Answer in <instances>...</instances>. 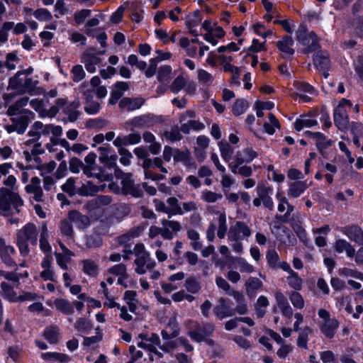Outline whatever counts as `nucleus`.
I'll return each mask as SVG.
<instances>
[{
	"instance_id": "obj_1",
	"label": "nucleus",
	"mask_w": 363,
	"mask_h": 363,
	"mask_svg": "<svg viewBox=\"0 0 363 363\" xmlns=\"http://www.w3.org/2000/svg\"><path fill=\"white\" fill-rule=\"evenodd\" d=\"M123 257L124 259H129L130 255L134 254L135 259V272L140 275L145 274L147 270L154 269L156 267V262L151 258L150 253L146 249L143 243H138L135 245L133 250L130 249H124L123 250Z\"/></svg>"
},
{
	"instance_id": "obj_47",
	"label": "nucleus",
	"mask_w": 363,
	"mask_h": 363,
	"mask_svg": "<svg viewBox=\"0 0 363 363\" xmlns=\"http://www.w3.org/2000/svg\"><path fill=\"white\" fill-rule=\"evenodd\" d=\"M169 206V218L176 215H183L184 211H182V207L179 205L177 198L169 197L167 200Z\"/></svg>"
},
{
	"instance_id": "obj_17",
	"label": "nucleus",
	"mask_w": 363,
	"mask_h": 363,
	"mask_svg": "<svg viewBox=\"0 0 363 363\" xmlns=\"http://www.w3.org/2000/svg\"><path fill=\"white\" fill-rule=\"evenodd\" d=\"M104 186H97L94 185L92 182L87 181L86 182H82L81 181V184L79 186V189L76 192V195L80 196H91L97 194L99 191H104Z\"/></svg>"
},
{
	"instance_id": "obj_62",
	"label": "nucleus",
	"mask_w": 363,
	"mask_h": 363,
	"mask_svg": "<svg viewBox=\"0 0 363 363\" xmlns=\"http://www.w3.org/2000/svg\"><path fill=\"white\" fill-rule=\"evenodd\" d=\"M289 299L294 308L302 309L305 306V301L303 296L296 291L289 293Z\"/></svg>"
},
{
	"instance_id": "obj_39",
	"label": "nucleus",
	"mask_w": 363,
	"mask_h": 363,
	"mask_svg": "<svg viewBox=\"0 0 363 363\" xmlns=\"http://www.w3.org/2000/svg\"><path fill=\"white\" fill-rule=\"evenodd\" d=\"M262 286V281L257 277H250L245 283L247 294L251 297L255 296Z\"/></svg>"
},
{
	"instance_id": "obj_10",
	"label": "nucleus",
	"mask_w": 363,
	"mask_h": 363,
	"mask_svg": "<svg viewBox=\"0 0 363 363\" xmlns=\"http://www.w3.org/2000/svg\"><path fill=\"white\" fill-rule=\"evenodd\" d=\"M319 318L322 320L320 330L321 333L329 339L333 338L339 327L340 323L335 318H330L329 311L325 309L320 308L318 311Z\"/></svg>"
},
{
	"instance_id": "obj_25",
	"label": "nucleus",
	"mask_w": 363,
	"mask_h": 363,
	"mask_svg": "<svg viewBox=\"0 0 363 363\" xmlns=\"http://www.w3.org/2000/svg\"><path fill=\"white\" fill-rule=\"evenodd\" d=\"M50 124L44 125L40 121H36L32 126V130L28 132V135L38 142L40 135H50Z\"/></svg>"
},
{
	"instance_id": "obj_11",
	"label": "nucleus",
	"mask_w": 363,
	"mask_h": 363,
	"mask_svg": "<svg viewBox=\"0 0 363 363\" xmlns=\"http://www.w3.org/2000/svg\"><path fill=\"white\" fill-rule=\"evenodd\" d=\"M257 157V153L252 147H247L240 151L237 152L234 157L233 161L229 163L228 166L230 171L236 174L238 168L245 164L250 163Z\"/></svg>"
},
{
	"instance_id": "obj_35",
	"label": "nucleus",
	"mask_w": 363,
	"mask_h": 363,
	"mask_svg": "<svg viewBox=\"0 0 363 363\" xmlns=\"http://www.w3.org/2000/svg\"><path fill=\"white\" fill-rule=\"evenodd\" d=\"M54 306L55 308L65 315H72L74 313V308L72 303L65 298H57L54 300Z\"/></svg>"
},
{
	"instance_id": "obj_44",
	"label": "nucleus",
	"mask_w": 363,
	"mask_h": 363,
	"mask_svg": "<svg viewBox=\"0 0 363 363\" xmlns=\"http://www.w3.org/2000/svg\"><path fill=\"white\" fill-rule=\"evenodd\" d=\"M28 104V98L25 96L17 100L13 104L8 108V113L11 116H15L22 112L23 108Z\"/></svg>"
},
{
	"instance_id": "obj_36",
	"label": "nucleus",
	"mask_w": 363,
	"mask_h": 363,
	"mask_svg": "<svg viewBox=\"0 0 363 363\" xmlns=\"http://www.w3.org/2000/svg\"><path fill=\"white\" fill-rule=\"evenodd\" d=\"M330 59L328 56L323 55V54H316L313 58L314 65L317 69L323 72L324 77H328V74L326 71L330 67Z\"/></svg>"
},
{
	"instance_id": "obj_52",
	"label": "nucleus",
	"mask_w": 363,
	"mask_h": 363,
	"mask_svg": "<svg viewBox=\"0 0 363 363\" xmlns=\"http://www.w3.org/2000/svg\"><path fill=\"white\" fill-rule=\"evenodd\" d=\"M59 229L62 236L67 237V238H73V228L72 221L69 219H63L60 221L59 225Z\"/></svg>"
},
{
	"instance_id": "obj_34",
	"label": "nucleus",
	"mask_w": 363,
	"mask_h": 363,
	"mask_svg": "<svg viewBox=\"0 0 363 363\" xmlns=\"http://www.w3.org/2000/svg\"><path fill=\"white\" fill-rule=\"evenodd\" d=\"M201 13L199 11H195L193 13L189 14L186 20V25L188 27L190 33L194 36L198 35V32L196 28L199 25L201 21L200 17Z\"/></svg>"
},
{
	"instance_id": "obj_18",
	"label": "nucleus",
	"mask_w": 363,
	"mask_h": 363,
	"mask_svg": "<svg viewBox=\"0 0 363 363\" xmlns=\"http://www.w3.org/2000/svg\"><path fill=\"white\" fill-rule=\"evenodd\" d=\"M141 140L139 133H133L127 135H118L113 142L118 148H123V146L133 145L138 144Z\"/></svg>"
},
{
	"instance_id": "obj_37",
	"label": "nucleus",
	"mask_w": 363,
	"mask_h": 363,
	"mask_svg": "<svg viewBox=\"0 0 363 363\" xmlns=\"http://www.w3.org/2000/svg\"><path fill=\"white\" fill-rule=\"evenodd\" d=\"M83 272L89 277H95L99 274V267L95 261L92 259H84L82 261Z\"/></svg>"
},
{
	"instance_id": "obj_46",
	"label": "nucleus",
	"mask_w": 363,
	"mask_h": 363,
	"mask_svg": "<svg viewBox=\"0 0 363 363\" xmlns=\"http://www.w3.org/2000/svg\"><path fill=\"white\" fill-rule=\"evenodd\" d=\"M269 305L268 298L260 296L255 304V313L258 318H262L266 313V308Z\"/></svg>"
},
{
	"instance_id": "obj_23",
	"label": "nucleus",
	"mask_w": 363,
	"mask_h": 363,
	"mask_svg": "<svg viewBox=\"0 0 363 363\" xmlns=\"http://www.w3.org/2000/svg\"><path fill=\"white\" fill-rule=\"evenodd\" d=\"M68 218L74 223L79 229H85L90 225V219L87 216L82 215L77 211H70Z\"/></svg>"
},
{
	"instance_id": "obj_41",
	"label": "nucleus",
	"mask_w": 363,
	"mask_h": 363,
	"mask_svg": "<svg viewBox=\"0 0 363 363\" xmlns=\"http://www.w3.org/2000/svg\"><path fill=\"white\" fill-rule=\"evenodd\" d=\"M148 235L150 238H154L158 235H161L164 240L173 239L172 233L167 228H159L155 225H152L150 228Z\"/></svg>"
},
{
	"instance_id": "obj_61",
	"label": "nucleus",
	"mask_w": 363,
	"mask_h": 363,
	"mask_svg": "<svg viewBox=\"0 0 363 363\" xmlns=\"http://www.w3.org/2000/svg\"><path fill=\"white\" fill-rule=\"evenodd\" d=\"M108 273L118 277V278L122 276L123 277H129V274L127 272V267L123 263L117 264L110 267L108 269Z\"/></svg>"
},
{
	"instance_id": "obj_4",
	"label": "nucleus",
	"mask_w": 363,
	"mask_h": 363,
	"mask_svg": "<svg viewBox=\"0 0 363 363\" xmlns=\"http://www.w3.org/2000/svg\"><path fill=\"white\" fill-rule=\"evenodd\" d=\"M23 206V201L18 194L4 187L0 189V214L9 216L13 213V210L19 213V208Z\"/></svg>"
},
{
	"instance_id": "obj_42",
	"label": "nucleus",
	"mask_w": 363,
	"mask_h": 363,
	"mask_svg": "<svg viewBox=\"0 0 363 363\" xmlns=\"http://www.w3.org/2000/svg\"><path fill=\"white\" fill-rule=\"evenodd\" d=\"M79 106V100L75 99L65 108L64 113L69 116L70 121H74L78 118L79 112L77 111V108Z\"/></svg>"
},
{
	"instance_id": "obj_28",
	"label": "nucleus",
	"mask_w": 363,
	"mask_h": 363,
	"mask_svg": "<svg viewBox=\"0 0 363 363\" xmlns=\"http://www.w3.org/2000/svg\"><path fill=\"white\" fill-rule=\"evenodd\" d=\"M333 248L337 253L345 252L349 257H353L355 255V249L349 242L344 239L337 240L333 245Z\"/></svg>"
},
{
	"instance_id": "obj_43",
	"label": "nucleus",
	"mask_w": 363,
	"mask_h": 363,
	"mask_svg": "<svg viewBox=\"0 0 363 363\" xmlns=\"http://www.w3.org/2000/svg\"><path fill=\"white\" fill-rule=\"evenodd\" d=\"M141 229L138 227L131 228L128 233L121 235L118 238V242L120 245H127L133 238L140 235Z\"/></svg>"
},
{
	"instance_id": "obj_55",
	"label": "nucleus",
	"mask_w": 363,
	"mask_h": 363,
	"mask_svg": "<svg viewBox=\"0 0 363 363\" xmlns=\"http://www.w3.org/2000/svg\"><path fill=\"white\" fill-rule=\"evenodd\" d=\"M152 116L150 114L135 117L132 124L135 127H150L152 124Z\"/></svg>"
},
{
	"instance_id": "obj_45",
	"label": "nucleus",
	"mask_w": 363,
	"mask_h": 363,
	"mask_svg": "<svg viewBox=\"0 0 363 363\" xmlns=\"http://www.w3.org/2000/svg\"><path fill=\"white\" fill-rule=\"evenodd\" d=\"M28 125V119L22 116L13 119V123L11 128L13 131H16L18 134H23Z\"/></svg>"
},
{
	"instance_id": "obj_40",
	"label": "nucleus",
	"mask_w": 363,
	"mask_h": 363,
	"mask_svg": "<svg viewBox=\"0 0 363 363\" xmlns=\"http://www.w3.org/2000/svg\"><path fill=\"white\" fill-rule=\"evenodd\" d=\"M15 286H11L6 282H2L1 284V288L2 290L3 297L10 302H18V294L14 291L13 287Z\"/></svg>"
},
{
	"instance_id": "obj_50",
	"label": "nucleus",
	"mask_w": 363,
	"mask_h": 363,
	"mask_svg": "<svg viewBox=\"0 0 363 363\" xmlns=\"http://www.w3.org/2000/svg\"><path fill=\"white\" fill-rule=\"evenodd\" d=\"M248 108L249 103L246 99H238L233 104L232 111L235 116H238L243 114Z\"/></svg>"
},
{
	"instance_id": "obj_8",
	"label": "nucleus",
	"mask_w": 363,
	"mask_h": 363,
	"mask_svg": "<svg viewBox=\"0 0 363 363\" xmlns=\"http://www.w3.org/2000/svg\"><path fill=\"white\" fill-rule=\"evenodd\" d=\"M179 45L185 50L188 56L194 58L198 57L199 59H201L205 52L208 51L209 49L208 45L199 41L196 37L191 40L184 37L182 38L179 40Z\"/></svg>"
},
{
	"instance_id": "obj_19",
	"label": "nucleus",
	"mask_w": 363,
	"mask_h": 363,
	"mask_svg": "<svg viewBox=\"0 0 363 363\" xmlns=\"http://www.w3.org/2000/svg\"><path fill=\"white\" fill-rule=\"evenodd\" d=\"M16 255V250L12 246L5 245L2 239H0V256L2 261L9 267L16 266L13 261V257Z\"/></svg>"
},
{
	"instance_id": "obj_6",
	"label": "nucleus",
	"mask_w": 363,
	"mask_h": 363,
	"mask_svg": "<svg viewBox=\"0 0 363 363\" xmlns=\"http://www.w3.org/2000/svg\"><path fill=\"white\" fill-rule=\"evenodd\" d=\"M96 155L89 152L84 158L85 164L83 167V173L88 177H95L99 181H110L112 179L111 174L104 172L102 167H98L96 164Z\"/></svg>"
},
{
	"instance_id": "obj_32",
	"label": "nucleus",
	"mask_w": 363,
	"mask_h": 363,
	"mask_svg": "<svg viewBox=\"0 0 363 363\" xmlns=\"http://www.w3.org/2000/svg\"><path fill=\"white\" fill-rule=\"evenodd\" d=\"M214 313L220 319H223L233 315L232 308L227 304L226 300L220 298L219 304L213 309Z\"/></svg>"
},
{
	"instance_id": "obj_64",
	"label": "nucleus",
	"mask_w": 363,
	"mask_h": 363,
	"mask_svg": "<svg viewBox=\"0 0 363 363\" xmlns=\"http://www.w3.org/2000/svg\"><path fill=\"white\" fill-rule=\"evenodd\" d=\"M162 135L167 141L171 143L179 141L182 138L178 127H174L170 130L164 132Z\"/></svg>"
},
{
	"instance_id": "obj_51",
	"label": "nucleus",
	"mask_w": 363,
	"mask_h": 363,
	"mask_svg": "<svg viewBox=\"0 0 363 363\" xmlns=\"http://www.w3.org/2000/svg\"><path fill=\"white\" fill-rule=\"evenodd\" d=\"M48 230L46 225L42 227L40 238V247L42 251L45 253L50 252L51 251V246L48 242Z\"/></svg>"
},
{
	"instance_id": "obj_16",
	"label": "nucleus",
	"mask_w": 363,
	"mask_h": 363,
	"mask_svg": "<svg viewBox=\"0 0 363 363\" xmlns=\"http://www.w3.org/2000/svg\"><path fill=\"white\" fill-rule=\"evenodd\" d=\"M33 68L18 71L13 77H11L9 82L8 88L23 94V79L25 74H31Z\"/></svg>"
},
{
	"instance_id": "obj_13",
	"label": "nucleus",
	"mask_w": 363,
	"mask_h": 363,
	"mask_svg": "<svg viewBox=\"0 0 363 363\" xmlns=\"http://www.w3.org/2000/svg\"><path fill=\"white\" fill-rule=\"evenodd\" d=\"M122 187L120 188L116 184L111 183L108 189L116 194L122 192L124 194H130L134 197H140L143 195V190L140 185H135L128 177L121 181Z\"/></svg>"
},
{
	"instance_id": "obj_9",
	"label": "nucleus",
	"mask_w": 363,
	"mask_h": 363,
	"mask_svg": "<svg viewBox=\"0 0 363 363\" xmlns=\"http://www.w3.org/2000/svg\"><path fill=\"white\" fill-rule=\"evenodd\" d=\"M350 100L342 99L334 111V123L335 126L341 131H346L349 128V117L346 107H351Z\"/></svg>"
},
{
	"instance_id": "obj_60",
	"label": "nucleus",
	"mask_w": 363,
	"mask_h": 363,
	"mask_svg": "<svg viewBox=\"0 0 363 363\" xmlns=\"http://www.w3.org/2000/svg\"><path fill=\"white\" fill-rule=\"evenodd\" d=\"M218 146L222 158L225 162H228L232 157L233 152V148L228 143L223 141L218 143Z\"/></svg>"
},
{
	"instance_id": "obj_53",
	"label": "nucleus",
	"mask_w": 363,
	"mask_h": 363,
	"mask_svg": "<svg viewBox=\"0 0 363 363\" xmlns=\"http://www.w3.org/2000/svg\"><path fill=\"white\" fill-rule=\"evenodd\" d=\"M184 287L191 294H196L201 289L200 281L193 277H190L185 280Z\"/></svg>"
},
{
	"instance_id": "obj_20",
	"label": "nucleus",
	"mask_w": 363,
	"mask_h": 363,
	"mask_svg": "<svg viewBox=\"0 0 363 363\" xmlns=\"http://www.w3.org/2000/svg\"><path fill=\"white\" fill-rule=\"evenodd\" d=\"M101 59L95 54L86 52L82 57V62L84 65L88 72L94 73L100 65Z\"/></svg>"
},
{
	"instance_id": "obj_3",
	"label": "nucleus",
	"mask_w": 363,
	"mask_h": 363,
	"mask_svg": "<svg viewBox=\"0 0 363 363\" xmlns=\"http://www.w3.org/2000/svg\"><path fill=\"white\" fill-rule=\"evenodd\" d=\"M16 235L17 246L20 253L26 257L30 252L28 245H37L38 232L36 226L33 223H28L17 232Z\"/></svg>"
},
{
	"instance_id": "obj_26",
	"label": "nucleus",
	"mask_w": 363,
	"mask_h": 363,
	"mask_svg": "<svg viewBox=\"0 0 363 363\" xmlns=\"http://www.w3.org/2000/svg\"><path fill=\"white\" fill-rule=\"evenodd\" d=\"M145 103V99L138 98H123L119 101V107L121 109H126L128 111H135L139 109Z\"/></svg>"
},
{
	"instance_id": "obj_59",
	"label": "nucleus",
	"mask_w": 363,
	"mask_h": 363,
	"mask_svg": "<svg viewBox=\"0 0 363 363\" xmlns=\"http://www.w3.org/2000/svg\"><path fill=\"white\" fill-rule=\"evenodd\" d=\"M252 30L256 35L263 38H267L273 34V30L272 29H267L265 26L260 22L253 24Z\"/></svg>"
},
{
	"instance_id": "obj_54",
	"label": "nucleus",
	"mask_w": 363,
	"mask_h": 363,
	"mask_svg": "<svg viewBox=\"0 0 363 363\" xmlns=\"http://www.w3.org/2000/svg\"><path fill=\"white\" fill-rule=\"evenodd\" d=\"M161 224L163 228H167L172 233L173 238L182 230V225L177 220L162 219Z\"/></svg>"
},
{
	"instance_id": "obj_31",
	"label": "nucleus",
	"mask_w": 363,
	"mask_h": 363,
	"mask_svg": "<svg viewBox=\"0 0 363 363\" xmlns=\"http://www.w3.org/2000/svg\"><path fill=\"white\" fill-rule=\"evenodd\" d=\"M45 339L50 344H56L60 338V328L55 325L46 327L43 332Z\"/></svg>"
},
{
	"instance_id": "obj_12",
	"label": "nucleus",
	"mask_w": 363,
	"mask_h": 363,
	"mask_svg": "<svg viewBox=\"0 0 363 363\" xmlns=\"http://www.w3.org/2000/svg\"><path fill=\"white\" fill-rule=\"evenodd\" d=\"M257 197L253 199V205L259 207L262 203L264 206L272 211L274 208V202L270 196L272 189L263 183H259L256 187Z\"/></svg>"
},
{
	"instance_id": "obj_58",
	"label": "nucleus",
	"mask_w": 363,
	"mask_h": 363,
	"mask_svg": "<svg viewBox=\"0 0 363 363\" xmlns=\"http://www.w3.org/2000/svg\"><path fill=\"white\" fill-rule=\"evenodd\" d=\"M172 67L169 65L161 66L157 73V79L159 82H168L171 78Z\"/></svg>"
},
{
	"instance_id": "obj_22",
	"label": "nucleus",
	"mask_w": 363,
	"mask_h": 363,
	"mask_svg": "<svg viewBox=\"0 0 363 363\" xmlns=\"http://www.w3.org/2000/svg\"><path fill=\"white\" fill-rule=\"evenodd\" d=\"M342 233L345 235L350 240L363 245V231L358 225H351L345 227Z\"/></svg>"
},
{
	"instance_id": "obj_29",
	"label": "nucleus",
	"mask_w": 363,
	"mask_h": 363,
	"mask_svg": "<svg viewBox=\"0 0 363 363\" xmlns=\"http://www.w3.org/2000/svg\"><path fill=\"white\" fill-rule=\"evenodd\" d=\"M308 185L306 182L296 181L289 185L287 194L292 198H298L307 189Z\"/></svg>"
},
{
	"instance_id": "obj_49",
	"label": "nucleus",
	"mask_w": 363,
	"mask_h": 363,
	"mask_svg": "<svg viewBox=\"0 0 363 363\" xmlns=\"http://www.w3.org/2000/svg\"><path fill=\"white\" fill-rule=\"evenodd\" d=\"M279 128L280 124L277 118L273 113H269V122L264 123V131L269 135H273L275 133L276 129H279Z\"/></svg>"
},
{
	"instance_id": "obj_27",
	"label": "nucleus",
	"mask_w": 363,
	"mask_h": 363,
	"mask_svg": "<svg viewBox=\"0 0 363 363\" xmlns=\"http://www.w3.org/2000/svg\"><path fill=\"white\" fill-rule=\"evenodd\" d=\"M174 162H181L188 168H195L196 164L194 162L190 152L188 150L182 151L174 149Z\"/></svg>"
},
{
	"instance_id": "obj_14",
	"label": "nucleus",
	"mask_w": 363,
	"mask_h": 363,
	"mask_svg": "<svg viewBox=\"0 0 363 363\" xmlns=\"http://www.w3.org/2000/svg\"><path fill=\"white\" fill-rule=\"evenodd\" d=\"M249 226L242 221L236 220L230 227L228 233V241H241L251 236Z\"/></svg>"
},
{
	"instance_id": "obj_63",
	"label": "nucleus",
	"mask_w": 363,
	"mask_h": 363,
	"mask_svg": "<svg viewBox=\"0 0 363 363\" xmlns=\"http://www.w3.org/2000/svg\"><path fill=\"white\" fill-rule=\"evenodd\" d=\"M287 282L290 287L295 290H300L302 288V279L298 273L294 272L287 277Z\"/></svg>"
},
{
	"instance_id": "obj_21",
	"label": "nucleus",
	"mask_w": 363,
	"mask_h": 363,
	"mask_svg": "<svg viewBox=\"0 0 363 363\" xmlns=\"http://www.w3.org/2000/svg\"><path fill=\"white\" fill-rule=\"evenodd\" d=\"M41 181L37 177H34L31 179L30 183L26 186L25 189L28 194L33 195V199L36 201H41L43 200V192L40 186Z\"/></svg>"
},
{
	"instance_id": "obj_24",
	"label": "nucleus",
	"mask_w": 363,
	"mask_h": 363,
	"mask_svg": "<svg viewBox=\"0 0 363 363\" xmlns=\"http://www.w3.org/2000/svg\"><path fill=\"white\" fill-rule=\"evenodd\" d=\"M319 39L317 35L311 31L308 36L305 38V40L300 41L299 43L304 46V53H311L318 50L320 48Z\"/></svg>"
},
{
	"instance_id": "obj_30",
	"label": "nucleus",
	"mask_w": 363,
	"mask_h": 363,
	"mask_svg": "<svg viewBox=\"0 0 363 363\" xmlns=\"http://www.w3.org/2000/svg\"><path fill=\"white\" fill-rule=\"evenodd\" d=\"M294 40L289 35L284 36L281 40L277 43V47L280 52L287 55H293L294 50L293 48Z\"/></svg>"
},
{
	"instance_id": "obj_48",
	"label": "nucleus",
	"mask_w": 363,
	"mask_h": 363,
	"mask_svg": "<svg viewBox=\"0 0 363 363\" xmlns=\"http://www.w3.org/2000/svg\"><path fill=\"white\" fill-rule=\"evenodd\" d=\"M233 296L237 302L236 312L240 315L245 314L247 311V306L245 303L244 296L238 291H233Z\"/></svg>"
},
{
	"instance_id": "obj_2",
	"label": "nucleus",
	"mask_w": 363,
	"mask_h": 363,
	"mask_svg": "<svg viewBox=\"0 0 363 363\" xmlns=\"http://www.w3.org/2000/svg\"><path fill=\"white\" fill-rule=\"evenodd\" d=\"M208 212L213 216L206 230V239L208 242H213L217 230V236L222 240L225 237L228 225L226 213L224 208H218L216 206H210Z\"/></svg>"
},
{
	"instance_id": "obj_57",
	"label": "nucleus",
	"mask_w": 363,
	"mask_h": 363,
	"mask_svg": "<svg viewBox=\"0 0 363 363\" xmlns=\"http://www.w3.org/2000/svg\"><path fill=\"white\" fill-rule=\"evenodd\" d=\"M138 346L139 347L145 349L150 352V357H149L150 361L157 360V359L163 357L162 353L159 352L155 347V346H153L150 344H147V343L140 342H138Z\"/></svg>"
},
{
	"instance_id": "obj_33",
	"label": "nucleus",
	"mask_w": 363,
	"mask_h": 363,
	"mask_svg": "<svg viewBox=\"0 0 363 363\" xmlns=\"http://www.w3.org/2000/svg\"><path fill=\"white\" fill-rule=\"evenodd\" d=\"M318 123L317 120L309 116H301L297 118L294 122V128L297 131L302 130L304 128H312L317 126Z\"/></svg>"
},
{
	"instance_id": "obj_5",
	"label": "nucleus",
	"mask_w": 363,
	"mask_h": 363,
	"mask_svg": "<svg viewBox=\"0 0 363 363\" xmlns=\"http://www.w3.org/2000/svg\"><path fill=\"white\" fill-rule=\"evenodd\" d=\"M188 335L194 341L201 342H204L209 346L213 347L215 345L214 341L210 338V336L214 330V327L211 323H202L192 320L186 323Z\"/></svg>"
},
{
	"instance_id": "obj_38",
	"label": "nucleus",
	"mask_w": 363,
	"mask_h": 363,
	"mask_svg": "<svg viewBox=\"0 0 363 363\" xmlns=\"http://www.w3.org/2000/svg\"><path fill=\"white\" fill-rule=\"evenodd\" d=\"M29 74H25L24 75L23 94L28 93L30 95H35L38 94L37 90L38 81L28 77Z\"/></svg>"
},
{
	"instance_id": "obj_56",
	"label": "nucleus",
	"mask_w": 363,
	"mask_h": 363,
	"mask_svg": "<svg viewBox=\"0 0 363 363\" xmlns=\"http://www.w3.org/2000/svg\"><path fill=\"white\" fill-rule=\"evenodd\" d=\"M312 333V330L308 326H306L299 334L297 339V345L300 348L308 349V335Z\"/></svg>"
},
{
	"instance_id": "obj_15",
	"label": "nucleus",
	"mask_w": 363,
	"mask_h": 363,
	"mask_svg": "<svg viewBox=\"0 0 363 363\" xmlns=\"http://www.w3.org/2000/svg\"><path fill=\"white\" fill-rule=\"evenodd\" d=\"M80 89L84 96L85 112L89 115L99 113L101 109V104L94 99L93 91L89 89L85 84H83Z\"/></svg>"
},
{
	"instance_id": "obj_7",
	"label": "nucleus",
	"mask_w": 363,
	"mask_h": 363,
	"mask_svg": "<svg viewBox=\"0 0 363 363\" xmlns=\"http://www.w3.org/2000/svg\"><path fill=\"white\" fill-rule=\"evenodd\" d=\"M22 156L26 162H34L36 166L41 163L39 155L44 152L41 144L35 140L29 139L22 144Z\"/></svg>"
}]
</instances>
